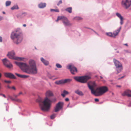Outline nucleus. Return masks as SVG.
I'll list each match as a JSON object with an SVG mask.
<instances>
[{
	"label": "nucleus",
	"mask_w": 131,
	"mask_h": 131,
	"mask_svg": "<svg viewBox=\"0 0 131 131\" xmlns=\"http://www.w3.org/2000/svg\"><path fill=\"white\" fill-rule=\"evenodd\" d=\"M15 63L23 71L27 73L36 74L37 72V70L35 62L33 60H31L29 61V66L24 63L15 62Z\"/></svg>",
	"instance_id": "f257e3e1"
},
{
	"label": "nucleus",
	"mask_w": 131,
	"mask_h": 131,
	"mask_svg": "<svg viewBox=\"0 0 131 131\" xmlns=\"http://www.w3.org/2000/svg\"><path fill=\"white\" fill-rule=\"evenodd\" d=\"M53 95L52 92L50 91H48L45 93L46 97L42 102L43 105L40 104L41 110L43 111H46L50 109L52 101L48 98Z\"/></svg>",
	"instance_id": "f03ea898"
},
{
	"label": "nucleus",
	"mask_w": 131,
	"mask_h": 131,
	"mask_svg": "<svg viewBox=\"0 0 131 131\" xmlns=\"http://www.w3.org/2000/svg\"><path fill=\"white\" fill-rule=\"evenodd\" d=\"M11 38L13 40L14 42L17 44L20 43L23 39V36L21 34L17 31L12 33Z\"/></svg>",
	"instance_id": "7ed1b4c3"
},
{
	"label": "nucleus",
	"mask_w": 131,
	"mask_h": 131,
	"mask_svg": "<svg viewBox=\"0 0 131 131\" xmlns=\"http://www.w3.org/2000/svg\"><path fill=\"white\" fill-rule=\"evenodd\" d=\"M107 87L103 86L97 88L91 93L96 96H101L108 91Z\"/></svg>",
	"instance_id": "20e7f679"
},
{
	"label": "nucleus",
	"mask_w": 131,
	"mask_h": 131,
	"mask_svg": "<svg viewBox=\"0 0 131 131\" xmlns=\"http://www.w3.org/2000/svg\"><path fill=\"white\" fill-rule=\"evenodd\" d=\"M91 78L90 77L88 76L75 77L74 79L76 81L81 83H84L86 82L87 81Z\"/></svg>",
	"instance_id": "39448f33"
},
{
	"label": "nucleus",
	"mask_w": 131,
	"mask_h": 131,
	"mask_svg": "<svg viewBox=\"0 0 131 131\" xmlns=\"http://www.w3.org/2000/svg\"><path fill=\"white\" fill-rule=\"evenodd\" d=\"M10 59L17 60L23 61L25 59L24 58L16 57L15 56V53L14 51L9 52L7 55Z\"/></svg>",
	"instance_id": "423d86ee"
},
{
	"label": "nucleus",
	"mask_w": 131,
	"mask_h": 131,
	"mask_svg": "<svg viewBox=\"0 0 131 131\" xmlns=\"http://www.w3.org/2000/svg\"><path fill=\"white\" fill-rule=\"evenodd\" d=\"M113 62L116 67V70L117 72V74H118L121 72L123 69L122 64L115 59H114Z\"/></svg>",
	"instance_id": "0eeeda50"
},
{
	"label": "nucleus",
	"mask_w": 131,
	"mask_h": 131,
	"mask_svg": "<svg viewBox=\"0 0 131 131\" xmlns=\"http://www.w3.org/2000/svg\"><path fill=\"white\" fill-rule=\"evenodd\" d=\"M121 4L123 7L127 9L131 5V1L130 0H122Z\"/></svg>",
	"instance_id": "6e6552de"
},
{
	"label": "nucleus",
	"mask_w": 131,
	"mask_h": 131,
	"mask_svg": "<svg viewBox=\"0 0 131 131\" xmlns=\"http://www.w3.org/2000/svg\"><path fill=\"white\" fill-rule=\"evenodd\" d=\"M121 28V27H120L118 29L114 31V32L113 33L111 32L106 33V35L110 37L115 38V37L118 35V33L120 31Z\"/></svg>",
	"instance_id": "1a4fd4ad"
},
{
	"label": "nucleus",
	"mask_w": 131,
	"mask_h": 131,
	"mask_svg": "<svg viewBox=\"0 0 131 131\" xmlns=\"http://www.w3.org/2000/svg\"><path fill=\"white\" fill-rule=\"evenodd\" d=\"M64 105V103L62 102H60L57 104L56 107L54 108V112H57L62 109Z\"/></svg>",
	"instance_id": "9d476101"
},
{
	"label": "nucleus",
	"mask_w": 131,
	"mask_h": 131,
	"mask_svg": "<svg viewBox=\"0 0 131 131\" xmlns=\"http://www.w3.org/2000/svg\"><path fill=\"white\" fill-rule=\"evenodd\" d=\"M67 68L70 70L71 73L73 74H75V73L77 72V68L73 65H70L67 66Z\"/></svg>",
	"instance_id": "9b49d317"
},
{
	"label": "nucleus",
	"mask_w": 131,
	"mask_h": 131,
	"mask_svg": "<svg viewBox=\"0 0 131 131\" xmlns=\"http://www.w3.org/2000/svg\"><path fill=\"white\" fill-rule=\"evenodd\" d=\"M2 61L4 65L7 68H10L12 67V65L6 59H3Z\"/></svg>",
	"instance_id": "f8f14e48"
},
{
	"label": "nucleus",
	"mask_w": 131,
	"mask_h": 131,
	"mask_svg": "<svg viewBox=\"0 0 131 131\" xmlns=\"http://www.w3.org/2000/svg\"><path fill=\"white\" fill-rule=\"evenodd\" d=\"M88 86L91 90V93L93 92L94 89L96 86L94 82H90L88 83Z\"/></svg>",
	"instance_id": "ddd939ff"
},
{
	"label": "nucleus",
	"mask_w": 131,
	"mask_h": 131,
	"mask_svg": "<svg viewBox=\"0 0 131 131\" xmlns=\"http://www.w3.org/2000/svg\"><path fill=\"white\" fill-rule=\"evenodd\" d=\"M69 79H66L65 80H62L59 81H57L55 82V83L57 84H64L68 82H69L70 81Z\"/></svg>",
	"instance_id": "4468645a"
},
{
	"label": "nucleus",
	"mask_w": 131,
	"mask_h": 131,
	"mask_svg": "<svg viewBox=\"0 0 131 131\" xmlns=\"http://www.w3.org/2000/svg\"><path fill=\"white\" fill-rule=\"evenodd\" d=\"M123 96H127L128 97H131V91L128 90H126L122 94Z\"/></svg>",
	"instance_id": "2eb2a0df"
},
{
	"label": "nucleus",
	"mask_w": 131,
	"mask_h": 131,
	"mask_svg": "<svg viewBox=\"0 0 131 131\" xmlns=\"http://www.w3.org/2000/svg\"><path fill=\"white\" fill-rule=\"evenodd\" d=\"M63 22L65 26H70L72 25L70 23L67 18H66L65 19L63 20Z\"/></svg>",
	"instance_id": "dca6fc26"
},
{
	"label": "nucleus",
	"mask_w": 131,
	"mask_h": 131,
	"mask_svg": "<svg viewBox=\"0 0 131 131\" xmlns=\"http://www.w3.org/2000/svg\"><path fill=\"white\" fill-rule=\"evenodd\" d=\"M5 76L7 77L10 78L15 79V77L12 74L10 73H4Z\"/></svg>",
	"instance_id": "f3484780"
},
{
	"label": "nucleus",
	"mask_w": 131,
	"mask_h": 131,
	"mask_svg": "<svg viewBox=\"0 0 131 131\" xmlns=\"http://www.w3.org/2000/svg\"><path fill=\"white\" fill-rule=\"evenodd\" d=\"M116 15L120 19L121 21L120 23L121 25L123 24V17L121 16V15L119 13H116Z\"/></svg>",
	"instance_id": "a211bd4d"
},
{
	"label": "nucleus",
	"mask_w": 131,
	"mask_h": 131,
	"mask_svg": "<svg viewBox=\"0 0 131 131\" xmlns=\"http://www.w3.org/2000/svg\"><path fill=\"white\" fill-rule=\"evenodd\" d=\"M15 74L18 77L22 78H25L28 77V76L24 75L19 74L16 73H15Z\"/></svg>",
	"instance_id": "6ab92c4d"
},
{
	"label": "nucleus",
	"mask_w": 131,
	"mask_h": 131,
	"mask_svg": "<svg viewBox=\"0 0 131 131\" xmlns=\"http://www.w3.org/2000/svg\"><path fill=\"white\" fill-rule=\"evenodd\" d=\"M41 60L45 65H47L49 64L48 61L45 60L43 58H41Z\"/></svg>",
	"instance_id": "aec40b11"
},
{
	"label": "nucleus",
	"mask_w": 131,
	"mask_h": 131,
	"mask_svg": "<svg viewBox=\"0 0 131 131\" xmlns=\"http://www.w3.org/2000/svg\"><path fill=\"white\" fill-rule=\"evenodd\" d=\"M46 4L45 3H41L38 5L39 7L41 8H43L46 6Z\"/></svg>",
	"instance_id": "412c9836"
},
{
	"label": "nucleus",
	"mask_w": 131,
	"mask_h": 131,
	"mask_svg": "<svg viewBox=\"0 0 131 131\" xmlns=\"http://www.w3.org/2000/svg\"><path fill=\"white\" fill-rule=\"evenodd\" d=\"M36 101L37 102H38L39 103V105L40 107L41 108V107L40 106V104H41V105H43L42 102H43L42 101V99L40 97H39L36 100Z\"/></svg>",
	"instance_id": "4be33fe9"
},
{
	"label": "nucleus",
	"mask_w": 131,
	"mask_h": 131,
	"mask_svg": "<svg viewBox=\"0 0 131 131\" xmlns=\"http://www.w3.org/2000/svg\"><path fill=\"white\" fill-rule=\"evenodd\" d=\"M75 93L79 95H84L82 91L79 90L75 91Z\"/></svg>",
	"instance_id": "5701e85b"
},
{
	"label": "nucleus",
	"mask_w": 131,
	"mask_h": 131,
	"mask_svg": "<svg viewBox=\"0 0 131 131\" xmlns=\"http://www.w3.org/2000/svg\"><path fill=\"white\" fill-rule=\"evenodd\" d=\"M68 91H66L65 90H64L63 91V93L61 94V95L63 97H64L66 95L68 94Z\"/></svg>",
	"instance_id": "b1692460"
},
{
	"label": "nucleus",
	"mask_w": 131,
	"mask_h": 131,
	"mask_svg": "<svg viewBox=\"0 0 131 131\" xmlns=\"http://www.w3.org/2000/svg\"><path fill=\"white\" fill-rule=\"evenodd\" d=\"M65 10L69 13H71L72 12V8L69 7L65 9Z\"/></svg>",
	"instance_id": "393cba45"
},
{
	"label": "nucleus",
	"mask_w": 131,
	"mask_h": 131,
	"mask_svg": "<svg viewBox=\"0 0 131 131\" xmlns=\"http://www.w3.org/2000/svg\"><path fill=\"white\" fill-rule=\"evenodd\" d=\"M74 19L76 20L79 21L81 20L82 19V18L81 17H77L74 18Z\"/></svg>",
	"instance_id": "a878e982"
},
{
	"label": "nucleus",
	"mask_w": 131,
	"mask_h": 131,
	"mask_svg": "<svg viewBox=\"0 0 131 131\" xmlns=\"http://www.w3.org/2000/svg\"><path fill=\"white\" fill-rule=\"evenodd\" d=\"M18 7L17 5H15L13 6V7L11 8L12 10H14L16 9H18Z\"/></svg>",
	"instance_id": "bb28decb"
},
{
	"label": "nucleus",
	"mask_w": 131,
	"mask_h": 131,
	"mask_svg": "<svg viewBox=\"0 0 131 131\" xmlns=\"http://www.w3.org/2000/svg\"><path fill=\"white\" fill-rule=\"evenodd\" d=\"M11 4V2L9 1H7L5 3L6 6H9Z\"/></svg>",
	"instance_id": "cd10ccee"
},
{
	"label": "nucleus",
	"mask_w": 131,
	"mask_h": 131,
	"mask_svg": "<svg viewBox=\"0 0 131 131\" xmlns=\"http://www.w3.org/2000/svg\"><path fill=\"white\" fill-rule=\"evenodd\" d=\"M66 18V17L63 16H58V18L59 20L62 19V21H63V20H64Z\"/></svg>",
	"instance_id": "c85d7f7f"
},
{
	"label": "nucleus",
	"mask_w": 131,
	"mask_h": 131,
	"mask_svg": "<svg viewBox=\"0 0 131 131\" xmlns=\"http://www.w3.org/2000/svg\"><path fill=\"white\" fill-rule=\"evenodd\" d=\"M56 66L58 68H61L62 67V66L60 64L58 63L56 64Z\"/></svg>",
	"instance_id": "c756f323"
},
{
	"label": "nucleus",
	"mask_w": 131,
	"mask_h": 131,
	"mask_svg": "<svg viewBox=\"0 0 131 131\" xmlns=\"http://www.w3.org/2000/svg\"><path fill=\"white\" fill-rule=\"evenodd\" d=\"M56 116V115L55 114H53L50 116V118L51 119H52L54 118Z\"/></svg>",
	"instance_id": "7c9ffc66"
},
{
	"label": "nucleus",
	"mask_w": 131,
	"mask_h": 131,
	"mask_svg": "<svg viewBox=\"0 0 131 131\" xmlns=\"http://www.w3.org/2000/svg\"><path fill=\"white\" fill-rule=\"evenodd\" d=\"M8 96L9 98L10 99L12 100L13 101H14L15 100V99H14L12 96H10V95H8Z\"/></svg>",
	"instance_id": "2f4dec72"
},
{
	"label": "nucleus",
	"mask_w": 131,
	"mask_h": 131,
	"mask_svg": "<svg viewBox=\"0 0 131 131\" xmlns=\"http://www.w3.org/2000/svg\"><path fill=\"white\" fill-rule=\"evenodd\" d=\"M51 11H54L56 12H59V10L58 9H51L50 10Z\"/></svg>",
	"instance_id": "473e14b6"
},
{
	"label": "nucleus",
	"mask_w": 131,
	"mask_h": 131,
	"mask_svg": "<svg viewBox=\"0 0 131 131\" xmlns=\"http://www.w3.org/2000/svg\"><path fill=\"white\" fill-rule=\"evenodd\" d=\"M4 82H5V83H10L11 82V81H7L6 80H5L4 81Z\"/></svg>",
	"instance_id": "72a5a7b5"
},
{
	"label": "nucleus",
	"mask_w": 131,
	"mask_h": 131,
	"mask_svg": "<svg viewBox=\"0 0 131 131\" xmlns=\"http://www.w3.org/2000/svg\"><path fill=\"white\" fill-rule=\"evenodd\" d=\"M14 101H16L18 102H21V100L19 99H15V100Z\"/></svg>",
	"instance_id": "f704fd0d"
},
{
	"label": "nucleus",
	"mask_w": 131,
	"mask_h": 131,
	"mask_svg": "<svg viewBox=\"0 0 131 131\" xmlns=\"http://www.w3.org/2000/svg\"><path fill=\"white\" fill-rule=\"evenodd\" d=\"M62 3V1L61 0H60L58 3L57 5L58 6H59L60 4H61Z\"/></svg>",
	"instance_id": "c9c22d12"
},
{
	"label": "nucleus",
	"mask_w": 131,
	"mask_h": 131,
	"mask_svg": "<svg viewBox=\"0 0 131 131\" xmlns=\"http://www.w3.org/2000/svg\"><path fill=\"white\" fill-rule=\"evenodd\" d=\"M11 89L15 90H16V89L14 86H13L11 87Z\"/></svg>",
	"instance_id": "e433bc0d"
},
{
	"label": "nucleus",
	"mask_w": 131,
	"mask_h": 131,
	"mask_svg": "<svg viewBox=\"0 0 131 131\" xmlns=\"http://www.w3.org/2000/svg\"><path fill=\"white\" fill-rule=\"evenodd\" d=\"M0 95L2 96L3 97H4L5 98L6 97V96L4 94H3L2 93H0Z\"/></svg>",
	"instance_id": "4c0bfd02"
},
{
	"label": "nucleus",
	"mask_w": 131,
	"mask_h": 131,
	"mask_svg": "<svg viewBox=\"0 0 131 131\" xmlns=\"http://www.w3.org/2000/svg\"><path fill=\"white\" fill-rule=\"evenodd\" d=\"M56 99L55 98L53 99L52 100V101L53 102H56Z\"/></svg>",
	"instance_id": "58836bf2"
},
{
	"label": "nucleus",
	"mask_w": 131,
	"mask_h": 131,
	"mask_svg": "<svg viewBox=\"0 0 131 131\" xmlns=\"http://www.w3.org/2000/svg\"><path fill=\"white\" fill-rule=\"evenodd\" d=\"M95 101L96 102H98L99 101V99H95Z\"/></svg>",
	"instance_id": "ea45409f"
},
{
	"label": "nucleus",
	"mask_w": 131,
	"mask_h": 131,
	"mask_svg": "<svg viewBox=\"0 0 131 131\" xmlns=\"http://www.w3.org/2000/svg\"><path fill=\"white\" fill-rule=\"evenodd\" d=\"M2 37L0 36V42H2Z\"/></svg>",
	"instance_id": "a19ab883"
},
{
	"label": "nucleus",
	"mask_w": 131,
	"mask_h": 131,
	"mask_svg": "<svg viewBox=\"0 0 131 131\" xmlns=\"http://www.w3.org/2000/svg\"><path fill=\"white\" fill-rule=\"evenodd\" d=\"M2 88V84L0 82V90Z\"/></svg>",
	"instance_id": "79ce46f5"
},
{
	"label": "nucleus",
	"mask_w": 131,
	"mask_h": 131,
	"mask_svg": "<svg viewBox=\"0 0 131 131\" xmlns=\"http://www.w3.org/2000/svg\"><path fill=\"white\" fill-rule=\"evenodd\" d=\"M116 87L118 88H121V86L120 85H116Z\"/></svg>",
	"instance_id": "37998d69"
},
{
	"label": "nucleus",
	"mask_w": 131,
	"mask_h": 131,
	"mask_svg": "<svg viewBox=\"0 0 131 131\" xmlns=\"http://www.w3.org/2000/svg\"><path fill=\"white\" fill-rule=\"evenodd\" d=\"M69 99L68 98H66L65 99V100L66 101H69Z\"/></svg>",
	"instance_id": "c03bdc74"
},
{
	"label": "nucleus",
	"mask_w": 131,
	"mask_h": 131,
	"mask_svg": "<svg viewBox=\"0 0 131 131\" xmlns=\"http://www.w3.org/2000/svg\"><path fill=\"white\" fill-rule=\"evenodd\" d=\"M7 87L9 89H11V87H10V86H9V85H8L7 86Z\"/></svg>",
	"instance_id": "a18cd8bd"
},
{
	"label": "nucleus",
	"mask_w": 131,
	"mask_h": 131,
	"mask_svg": "<svg viewBox=\"0 0 131 131\" xmlns=\"http://www.w3.org/2000/svg\"><path fill=\"white\" fill-rule=\"evenodd\" d=\"M18 94L17 95H14V96L16 98L17 96H18Z\"/></svg>",
	"instance_id": "49530a36"
},
{
	"label": "nucleus",
	"mask_w": 131,
	"mask_h": 131,
	"mask_svg": "<svg viewBox=\"0 0 131 131\" xmlns=\"http://www.w3.org/2000/svg\"><path fill=\"white\" fill-rule=\"evenodd\" d=\"M3 17L0 16V21L2 20L3 19Z\"/></svg>",
	"instance_id": "de8ad7c7"
},
{
	"label": "nucleus",
	"mask_w": 131,
	"mask_h": 131,
	"mask_svg": "<svg viewBox=\"0 0 131 131\" xmlns=\"http://www.w3.org/2000/svg\"><path fill=\"white\" fill-rule=\"evenodd\" d=\"M22 94V92H20L18 94V95L19 96L20 94Z\"/></svg>",
	"instance_id": "09e8293b"
},
{
	"label": "nucleus",
	"mask_w": 131,
	"mask_h": 131,
	"mask_svg": "<svg viewBox=\"0 0 131 131\" xmlns=\"http://www.w3.org/2000/svg\"><path fill=\"white\" fill-rule=\"evenodd\" d=\"M93 31L94 32H95V34H97V35H98V34H97V33L95 31H94V30H93Z\"/></svg>",
	"instance_id": "8fccbe9b"
},
{
	"label": "nucleus",
	"mask_w": 131,
	"mask_h": 131,
	"mask_svg": "<svg viewBox=\"0 0 131 131\" xmlns=\"http://www.w3.org/2000/svg\"><path fill=\"white\" fill-rule=\"evenodd\" d=\"M59 20V19L58 18H57V19L56 20V21H57H57H58V20Z\"/></svg>",
	"instance_id": "3c124183"
},
{
	"label": "nucleus",
	"mask_w": 131,
	"mask_h": 131,
	"mask_svg": "<svg viewBox=\"0 0 131 131\" xmlns=\"http://www.w3.org/2000/svg\"><path fill=\"white\" fill-rule=\"evenodd\" d=\"M23 26L24 27H26V25L25 24H24L23 25Z\"/></svg>",
	"instance_id": "603ef678"
},
{
	"label": "nucleus",
	"mask_w": 131,
	"mask_h": 131,
	"mask_svg": "<svg viewBox=\"0 0 131 131\" xmlns=\"http://www.w3.org/2000/svg\"><path fill=\"white\" fill-rule=\"evenodd\" d=\"M124 45H125V46H128L127 44V43L124 44Z\"/></svg>",
	"instance_id": "864d4df0"
},
{
	"label": "nucleus",
	"mask_w": 131,
	"mask_h": 131,
	"mask_svg": "<svg viewBox=\"0 0 131 131\" xmlns=\"http://www.w3.org/2000/svg\"><path fill=\"white\" fill-rule=\"evenodd\" d=\"M123 77H121L120 78V79H122V78H123ZM120 79V78H118V80H119V79Z\"/></svg>",
	"instance_id": "5fc2aeb1"
},
{
	"label": "nucleus",
	"mask_w": 131,
	"mask_h": 131,
	"mask_svg": "<svg viewBox=\"0 0 131 131\" xmlns=\"http://www.w3.org/2000/svg\"><path fill=\"white\" fill-rule=\"evenodd\" d=\"M49 77V78L50 79H52V77Z\"/></svg>",
	"instance_id": "6e6d98bb"
},
{
	"label": "nucleus",
	"mask_w": 131,
	"mask_h": 131,
	"mask_svg": "<svg viewBox=\"0 0 131 131\" xmlns=\"http://www.w3.org/2000/svg\"><path fill=\"white\" fill-rule=\"evenodd\" d=\"M3 13L4 14H5V12H3Z\"/></svg>",
	"instance_id": "4d7b16f0"
},
{
	"label": "nucleus",
	"mask_w": 131,
	"mask_h": 131,
	"mask_svg": "<svg viewBox=\"0 0 131 131\" xmlns=\"http://www.w3.org/2000/svg\"><path fill=\"white\" fill-rule=\"evenodd\" d=\"M100 77L101 79H102L103 78V77H102L101 76H100Z\"/></svg>",
	"instance_id": "13d9d810"
},
{
	"label": "nucleus",
	"mask_w": 131,
	"mask_h": 131,
	"mask_svg": "<svg viewBox=\"0 0 131 131\" xmlns=\"http://www.w3.org/2000/svg\"><path fill=\"white\" fill-rule=\"evenodd\" d=\"M9 99V98L7 99V100H8Z\"/></svg>",
	"instance_id": "bf43d9fd"
}]
</instances>
